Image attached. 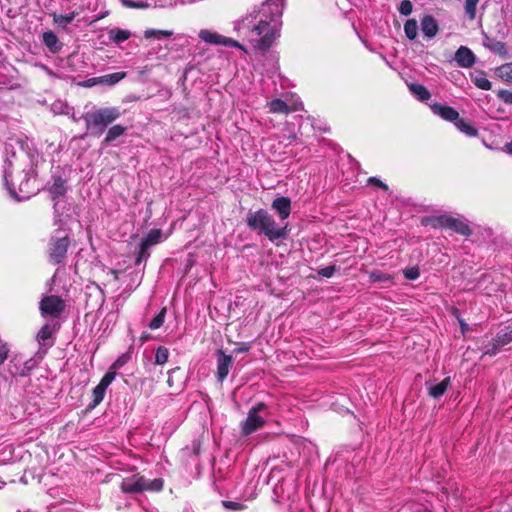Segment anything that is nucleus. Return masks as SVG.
I'll return each instance as SVG.
<instances>
[{
    "label": "nucleus",
    "instance_id": "obj_1",
    "mask_svg": "<svg viewBox=\"0 0 512 512\" xmlns=\"http://www.w3.org/2000/svg\"><path fill=\"white\" fill-rule=\"evenodd\" d=\"M284 0H265L234 22V30L258 50H268L279 37Z\"/></svg>",
    "mask_w": 512,
    "mask_h": 512
},
{
    "label": "nucleus",
    "instance_id": "obj_2",
    "mask_svg": "<svg viewBox=\"0 0 512 512\" xmlns=\"http://www.w3.org/2000/svg\"><path fill=\"white\" fill-rule=\"evenodd\" d=\"M3 180L10 196L17 201L29 199L39 188L35 185V172L29 161V168L22 167L20 161H27L28 154L24 151L22 144L17 140L10 139L4 147Z\"/></svg>",
    "mask_w": 512,
    "mask_h": 512
},
{
    "label": "nucleus",
    "instance_id": "obj_3",
    "mask_svg": "<svg viewBox=\"0 0 512 512\" xmlns=\"http://www.w3.org/2000/svg\"><path fill=\"white\" fill-rule=\"evenodd\" d=\"M249 229L264 234L271 242L287 236V225L279 226L273 216L265 209L249 212L246 217Z\"/></svg>",
    "mask_w": 512,
    "mask_h": 512
},
{
    "label": "nucleus",
    "instance_id": "obj_4",
    "mask_svg": "<svg viewBox=\"0 0 512 512\" xmlns=\"http://www.w3.org/2000/svg\"><path fill=\"white\" fill-rule=\"evenodd\" d=\"M121 115L122 112L118 107H101L84 113L82 119L91 135L100 136Z\"/></svg>",
    "mask_w": 512,
    "mask_h": 512
},
{
    "label": "nucleus",
    "instance_id": "obj_5",
    "mask_svg": "<svg viewBox=\"0 0 512 512\" xmlns=\"http://www.w3.org/2000/svg\"><path fill=\"white\" fill-rule=\"evenodd\" d=\"M69 245V236L63 230L57 229L48 242V261L53 265L63 263L66 259Z\"/></svg>",
    "mask_w": 512,
    "mask_h": 512
},
{
    "label": "nucleus",
    "instance_id": "obj_6",
    "mask_svg": "<svg viewBox=\"0 0 512 512\" xmlns=\"http://www.w3.org/2000/svg\"><path fill=\"white\" fill-rule=\"evenodd\" d=\"M120 488L124 493L160 491L163 488V480L160 478L149 480L140 474H134L131 477L125 478L122 481Z\"/></svg>",
    "mask_w": 512,
    "mask_h": 512
},
{
    "label": "nucleus",
    "instance_id": "obj_7",
    "mask_svg": "<svg viewBox=\"0 0 512 512\" xmlns=\"http://www.w3.org/2000/svg\"><path fill=\"white\" fill-rule=\"evenodd\" d=\"M266 409V404L259 402L249 410L247 418L241 423V432L243 435H250L265 425L266 420L262 414Z\"/></svg>",
    "mask_w": 512,
    "mask_h": 512
},
{
    "label": "nucleus",
    "instance_id": "obj_8",
    "mask_svg": "<svg viewBox=\"0 0 512 512\" xmlns=\"http://www.w3.org/2000/svg\"><path fill=\"white\" fill-rule=\"evenodd\" d=\"M432 226L434 228L449 229L463 236H470L472 234V230L465 221L448 215L435 217L432 220Z\"/></svg>",
    "mask_w": 512,
    "mask_h": 512
},
{
    "label": "nucleus",
    "instance_id": "obj_9",
    "mask_svg": "<svg viewBox=\"0 0 512 512\" xmlns=\"http://www.w3.org/2000/svg\"><path fill=\"white\" fill-rule=\"evenodd\" d=\"M39 309L44 317L58 318L65 309V302L59 296H45L40 301Z\"/></svg>",
    "mask_w": 512,
    "mask_h": 512
},
{
    "label": "nucleus",
    "instance_id": "obj_10",
    "mask_svg": "<svg viewBox=\"0 0 512 512\" xmlns=\"http://www.w3.org/2000/svg\"><path fill=\"white\" fill-rule=\"evenodd\" d=\"M199 37L206 43L222 45L225 47H236L241 50H244V47L236 40L220 35L216 32H212L210 30H200Z\"/></svg>",
    "mask_w": 512,
    "mask_h": 512
},
{
    "label": "nucleus",
    "instance_id": "obj_11",
    "mask_svg": "<svg viewBox=\"0 0 512 512\" xmlns=\"http://www.w3.org/2000/svg\"><path fill=\"white\" fill-rule=\"evenodd\" d=\"M199 37L206 43L222 45L225 47H236L241 50H244V47L236 40L220 35L216 32H212L210 30H200Z\"/></svg>",
    "mask_w": 512,
    "mask_h": 512
},
{
    "label": "nucleus",
    "instance_id": "obj_12",
    "mask_svg": "<svg viewBox=\"0 0 512 512\" xmlns=\"http://www.w3.org/2000/svg\"><path fill=\"white\" fill-rule=\"evenodd\" d=\"M233 358L230 355H226L222 350L217 351V379L219 382H223L229 374L230 367L232 365Z\"/></svg>",
    "mask_w": 512,
    "mask_h": 512
},
{
    "label": "nucleus",
    "instance_id": "obj_13",
    "mask_svg": "<svg viewBox=\"0 0 512 512\" xmlns=\"http://www.w3.org/2000/svg\"><path fill=\"white\" fill-rule=\"evenodd\" d=\"M454 59L457 65L462 68H470L475 64L476 61L474 53L466 46H460L457 49Z\"/></svg>",
    "mask_w": 512,
    "mask_h": 512
},
{
    "label": "nucleus",
    "instance_id": "obj_14",
    "mask_svg": "<svg viewBox=\"0 0 512 512\" xmlns=\"http://www.w3.org/2000/svg\"><path fill=\"white\" fill-rule=\"evenodd\" d=\"M59 329L58 324H45L37 333V341L41 347L49 348L53 345L52 336Z\"/></svg>",
    "mask_w": 512,
    "mask_h": 512
},
{
    "label": "nucleus",
    "instance_id": "obj_15",
    "mask_svg": "<svg viewBox=\"0 0 512 512\" xmlns=\"http://www.w3.org/2000/svg\"><path fill=\"white\" fill-rule=\"evenodd\" d=\"M430 108L435 115L441 117L446 121L455 123V121L458 120L459 118L458 111L450 106L440 103H433L430 105Z\"/></svg>",
    "mask_w": 512,
    "mask_h": 512
},
{
    "label": "nucleus",
    "instance_id": "obj_16",
    "mask_svg": "<svg viewBox=\"0 0 512 512\" xmlns=\"http://www.w3.org/2000/svg\"><path fill=\"white\" fill-rule=\"evenodd\" d=\"M271 208L279 215L281 220H286L291 213V200L285 196L277 197L273 200Z\"/></svg>",
    "mask_w": 512,
    "mask_h": 512
},
{
    "label": "nucleus",
    "instance_id": "obj_17",
    "mask_svg": "<svg viewBox=\"0 0 512 512\" xmlns=\"http://www.w3.org/2000/svg\"><path fill=\"white\" fill-rule=\"evenodd\" d=\"M421 31L426 38H434L439 31L437 20L431 15H425L421 19Z\"/></svg>",
    "mask_w": 512,
    "mask_h": 512
},
{
    "label": "nucleus",
    "instance_id": "obj_18",
    "mask_svg": "<svg viewBox=\"0 0 512 512\" xmlns=\"http://www.w3.org/2000/svg\"><path fill=\"white\" fill-rule=\"evenodd\" d=\"M42 42L51 53H58L62 49V43L53 31L44 32Z\"/></svg>",
    "mask_w": 512,
    "mask_h": 512
},
{
    "label": "nucleus",
    "instance_id": "obj_19",
    "mask_svg": "<svg viewBox=\"0 0 512 512\" xmlns=\"http://www.w3.org/2000/svg\"><path fill=\"white\" fill-rule=\"evenodd\" d=\"M126 132V127L122 126V125H113L111 126L108 130H107V133H106V136L102 142V144L104 146H107L109 145L110 143H112L113 141H115L117 138L121 137L122 135H124V133Z\"/></svg>",
    "mask_w": 512,
    "mask_h": 512
},
{
    "label": "nucleus",
    "instance_id": "obj_20",
    "mask_svg": "<svg viewBox=\"0 0 512 512\" xmlns=\"http://www.w3.org/2000/svg\"><path fill=\"white\" fill-rule=\"evenodd\" d=\"M450 386H451V379H450V377H446L440 383L430 386L428 394L431 397L438 399L446 392V390Z\"/></svg>",
    "mask_w": 512,
    "mask_h": 512
},
{
    "label": "nucleus",
    "instance_id": "obj_21",
    "mask_svg": "<svg viewBox=\"0 0 512 512\" xmlns=\"http://www.w3.org/2000/svg\"><path fill=\"white\" fill-rule=\"evenodd\" d=\"M52 18H53V22L54 24H56L57 26H59L60 28L62 29H66L67 26L75 19V17L77 16V12L73 11L71 13H68V14H57V13H53L51 14Z\"/></svg>",
    "mask_w": 512,
    "mask_h": 512
},
{
    "label": "nucleus",
    "instance_id": "obj_22",
    "mask_svg": "<svg viewBox=\"0 0 512 512\" xmlns=\"http://www.w3.org/2000/svg\"><path fill=\"white\" fill-rule=\"evenodd\" d=\"M408 88L409 91L420 101H427L431 97L428 89L422 84L411 83L408 85Z\"/></svg>",
    "mask_w": 512,
    "mask_h": 512
},
{
    "label": "nucleus",
    "instance_id": "obj_23",
    "mask_svg": "<svg viewBox=\"0 0 512 512\" xmlns=\"http://www.w3.org/2000/svg\"><path fill=\"white\" fill-rule=\"evenodd\" d=\"M109 39L116 43L120 44L128 40L131 36V32L129 30L120 29V28H112L108 31Z\"/></svg>",
    "mask_w": 512,
    "mask_h": 512
},
{
    "label": "nucleus",
    "instance_id": "obj_24",
    "mask_svg": "<svg viewBox=\"0 0 512 512\" xmlns=\"http://www.w3.org/2000/svg\"><path fill=\"white\" fill-rule=\"evenodd\" d=\"M66 182L61 177H55L53 180V184L49 188V192L53 199H56L66 192Z\"/></svg>",
    "mask_w": 512,
    "mask_h": 512
},
{
    "label": "nucleus",
    "instance_id": "obj_25",
    "mask_svg": "<svg viewBox=\"0 0 512 512\" xmlns=\"http://www.w3.org/2000/svg\"><path fill=\"white\" fill-rule=\"evenodd\" d=\"M496 341L502 346L512 342V322L503 327L496 336Z\"/></svg>",
    "mask_w": 512,
    "mask_h": 512
},
{
    "label": "nucleus",
    "instance_id": "obj_26",
    "mask_svg": "<svg viewBox=\"0 0 512 512\" xmlns=\"http://www.w3.org/2000/svg\"><path fill=\"white\" fill-rule=\"evenodd\" d=\"M455 126L458 130L469 137H475L478 134L477 129L464 119L458 118V120L455 121Z\"/></svg>",
    "mask_w": 512,
    "mask_h": 512
},
{
    "label": "nucleus",
    "instance_id": "obj_27",
    "mask_svg": "<svg viewBox=\"0 0 512 512\" xmlns=\"http://www.w3.org/2000/svg\"><path fill=\"white\" fill-rule=\"evenodd\" d=\"M125 72H115L107 75L100 76V84L113 86L125 78Z\"/></svg>",
    "mask_w": 512,
    "mask_h": 512
},
{
    "label": "nucleus",
    "instance_id": "obj_28",
    "mask_svg": "<svg viewBox=\"0 0 512 512\" xmlns=\"http://www.w3.org/2000/svg\"><path fill=\"white\" fill-rule=\"evenodd\" d=\"M404 33L410 40L416 39L418 35V23L415 19H408L404 24Z\"/></svg>",
    "mask_w": 512,
    "mask_h": 512
},
{
    "label": "nucleus",
    "instance_id": "obj_29",
    "mask_svg": "<svg viewBox=\"0 0 512 512\" xmlns=\"http://www.w3.org/2000/svg\"><path fill=\"white\" fill-rule=\"evenodd\" d=\"M173 35L172 30H157V29H147L144 32V37L146 39L155 38L158 40L168 38Z\"/></svg>",
    "mask_w": 512,
    "mask_h": 512
},
{
    "label": "nucleus",
    "instance_id": "obj_30",
    "mask_svg": "<svg viewBox=\"0 0 512 512\" xmlns=\"http://www.w3.org/2000/svg\"><path fill=\"white\" fill-rule=\"evenodd\" d=\"M162 239V232L159 229H152L146 238H144L141 242L144 243L146 247H151L157 243H159Z\"/></svg>",
    "mask_w": 512,
    "mask_h": 512
},
{
    "label": "nucleus",
    "instance_id": "obj_31",
    "mask_svg": "<svg viewBox=\"0 0 512 512\" xmlns=\"http://www.w3.org/2000/svg\"><path fill=\"white\" fill-rule=\"evenodd\" d=\"M270 111L273 113H283L288 114L290 109L286 102L281 99H274L269 103Z\"/></svg>",
    "mask_w": 512,
    "mask_h": 512
},
{
    "label": "nucleus",
    "instance_id": "obj_32",
    "mask_svg": "<svg viewBox=\"0 0 512 512\" xmlns=\"http://www.w3.org/2000/svg\"><path fill=\"white\" fill-rule=\"evenodd\" d=\"M497 73L503 81L512 83V62L501 65Z\"/></svg>",
    "mask_w": 512,
    "mask_h": 512
},
{
    "label": "nucleus",
    "instance_id": "obj_33",
    "mask_svg": "<svg viewBox=\"0 0 512 512\" xmlns=\"http://www.w3.org/2000/svg\"><path fill=\"white\" fill-rule=\"evenodd\" d=\"M478 3L479 0H465L464 11L469 20H474L476 18V8Z\"/></svg>",
    "mask_w": 512,
    "mask_h": 512
},
{
    "label": "nucleus",
    "instance_id": "obj_34",
    "mask_svg": "<svg viewBox=\"0 0 512 512\" xmlns=\"http://www.w3.org/2000/svg\"><path fill=\"white\" fill-rule=\"evenodd\" d=\"M106 389L107 388L103 387L101 384H98L93 389V391H92V393H93L92 407H95L102 402L105 392H106Z\"/></svg>",
    "mask_w": 512,
    "mask_h": 512
},
{
    "label": "nucleus",
    "instance_id": "obj_35",
    "mask_svg": "<svg viewBox=\"0 0 512 512\" xmlns=\"http://www.w3.org/2000/svg\"><path fill=\"white\" fill-rule=\"evenodd\" d=\"M169 351L164 346H159L155 353V363L158 365H163L168 361Z\"/></svg>",
    "mask_w": 512,
    "mask_h": 512
},
{
    "label": "nucleus",
    "instance_id": "obj_36",
    "mask_svg": "<svg viewBox=\"0 0 512 512\" xmlns=\"http://www.w3.org/2000/svg\"><path fill=\"white\" fill-rule=\"evenodd\" d=\"M131 359V353L128 351L121 354L110 366L115 372L122 368Z\"/></svg>",
    "mask_w": 512,
    "mask_h": 512
},
{
    "label": "nucleus",
    "instance_id": "obj_37",
    "mask_svg": "<svg viewBox=\"0 0 512 512\" xmlns=\"http://www.w3.org/2000/svg\"><path fill=\"white\" fill-rule=\"evenodd\" d=\"M166 309L163 308L149 323V328L152 330H156L160 328L165 320Z\"/></svg>",
    "mask_w": 512,
    "mask_h": 512
},
{
    "label": "nucleus",
    "instance_id": "obj_38",
    "mask_svg": "<svg viewBox=\"0 0 512 512\" xmlns=\"http://www.w3.org/2000/svg\"><path fill=\"white\" fill-rule=\"evenodd\" d=\"M473 82L476 87L482 90H490L492 88L491 82L483 75L475 77Z\"/></svg>",
    "mask_w": 512,
    "mask_h": 512
},
{
    "label": "nucleus",
    "instance_id": "obj_39",
    "mask_svg": "<svg viewBox=\"0 0 512 512\" xmlns=\"http://www.w3.org/2000/svg\"><path fill=\"white\" fill-rule=\"evenodd\" d=\"M115 377H116V372L112 368H109V370L106 372V374L102 377L99 384H101L103 387L107 388L112 383V381L115 379Z\"/></svg>",
    "mask_w": 512,
    "mask_h": 512
},
{
    "label": "nucleus",
    "instance_id": "obj_40",
    "mask_svg": "<svg viewBox=\"0 0 512 512\" xmlns=\"http://www.w3.org/2000/svg\"><path fill=\"white\" fill-rule=\"evenodd\" d=\"M398 10H399L400 14H402L404 16H408L413 11V5L410 0H403V1H401L400 5H399Z\"/></svg>",
    "mask_w": 512,
    "mask_h": 512
},
{
    "label": "nucleus",
    "instance_id": "obj_41",
    "mask_svg": "<svg viewBox=\"0 0 512 512\" xmlns=\"http://www.w3.org/2000/svg\"><path fill=\"white\" fill-rule=\"evenodd\" d=\"M222 505L227 510H232V511H240V510L244 509V505L237 501L224 500V501H222Z\"/></svg>",
    "mask_w": 512,
    "mask_h": 512
},
{
    "label": "nucleus",
    "instance_id": "obj_42",
    "mask_svg": "<svg viewBox=\"0 0 512 512\" xmlns=\"http://www.w3.org/2000/svg\"><path fill=\"white\" fill-rule=\"evenodd\" d=\"M501 347H502V345H500L498 343V341H496V339H494V341L492 343H490L486 346L484 354L490 355V356L496 355Z\"/></svg>",
    "mask_w": 512,
    "mask_h": 512
},
{
    "label": "nucleus",
    "instance_id": "obj_43",
    "mask_svg": "<svg viewBox=\"0 0 512 512\" xmlns=\"http://www.w3.org/2000/svg\"><path fill=\"white\" fill-rule=\"evenodd\" d=\"M150 247H146L144 245V243H140V248H139V252H138V256H137V259H136V264H140L143 260H146L148 257H149V252H148V249Z\"/></svg>",
    "mask_w": 512,
    "mask_h": 512
},
{
    "label": "nucleus",
    "instance_id": "obj_44",
    "mask_svg": "<svg viewBox=\"0 0 512 512\" xmlns=\"http://www.w3.org/2000/svg\"><path fill=\"white\" fill-rule=\"evenodd\" d=\"M497 96L504 103L512 105V90H499Z\"/></svg>",
    "mask_w": 512,
    "mask_h": 512
},
{
    "label": "nucleus",
    "instance_id": "obj_45",
    "mask_svg": "<svg viewBox=\"0 0 512 512\" xmlns=\"http://www.w3.org/2000/svg\"><path fill=\"white\" fill-rule=\"evenodd\" d=\"M403 274H404L405 278L408 280H416L420 275V271L417 267H411V268L405 269L403 271Z\"/></svg>",
    "mask_w": 512,
    "mask_h": 512
},
{
    "label": "nucleus",
    "instance_id": "obj_46",
    "mask_svg": "<svg viewBox=\"0 0 512 512\" xmlns=\"http://www.w3.org/2000/svg\"><path fill=\"white\" fill-rule=\"evenodd\" d=\"M9 348L5 341L0 338V365L5 362L8 357Z\"/></svg>",
    "mask_w": 512,
    "mask_h": 512
},
{
    "label": "nucleus",
    "instance_id": "obj_47",
    "mask_svg": "<svg viewBox=\"0 0 512 512\" xmlns=\"http://www.w3.org/2000/svg\"><path fill=\"white\" fill-rule=\"evenodd\" d=\"M336 271L335 266H326L318 270V274L322 277L330 278Z\"/></svg>",
    "mask_w": 512,
    "mask_h": 512
},
{
    "label": "nucleus",
    "instance_id": "obj_48",
    "mask_svg": "<svg viewBox=\"0 0 512 512\" xmlns=\"http://www.w3.org/2000/svg\"><path fill=\"white\" fill-rule=\"evenodd\" d=\"M367 182H368V184L377 186V187H379V188H381V189H383L385 191L388 190V186L384 182H382L380 179H378L376 177L368 178Z\"/></svg>",
    "mask_w": 512,
    "mask_h": 512
},
{
    "label": "nucleus",
    "instance_id": "obj_49",
    "mask_svg": "<svg viewBox=\"0 0 512 512\" xmlns=\"http://www.w3.org/2000/svg\"><path fill=\"white\" fill-rule=\"evenodd\" d=\"M486 46L494 52H500L504 49V44L500 41H493L492 44H486Z\"/></svg>",
    "mask_w": 512,
    "mask_h": 512
},
{
    "label": "nucleus",
    "instance_id": "obj_50",
    "mask_svg": "<svg viewBox=\"0 0 512 512\" xmlns=\"http://www.w3.org/2000/svg\"><path fill=\"white\" fill-rule=\"evenodd\" d=\"M98 84H100L99 77H94V78H89V79L85 80L81 85L84 87H93Z\"/></svg>",
    "mask_w": 512,
    "mask_h": 512
},
{
    "label": "nucleus",
    "instance_id": "obj_51",
    "mask_svg": "<svg viewBox=\"0 0 512 512\" xmlns=\"http://www.w3.org/2000/svg\"><path fill=\"white\" fill-rule=\"evenodd\" d=\"M250 349L249 345H242L241 347H237L234 349L235 353H244L247 352Z\"/></svg>",
    "mask_w": 512,
    "mask_h": 512
},
{
    "label": "nucleus",
    "instance_id": "obj_52",
    "mask_svg": "<svg viewBox=\"0 0 512 512\" xmlns=\"http://www.w3.org/2000/svg\"><path fill=\"white\" fill-rule=\"evenodd\" d=\"M505 147H506L507 152L512 155V141L507 143L505 145Z\"/></svg>",
    "mask_w": 512,
    "mask_h": 512
},
{
    "label": "nucleus",
    "instance_id": "obj_53",
    "mask_svg": "<svg viewBox=\"0 0 512 512\" xmlns=\"http://www.w3.org/2000/svg\"><path fill=\"white\" fill-rule=\"evenodd\" d=\"M105 15H106V13H104V14H100V16H98V17L94 20V22H95V21H98V20H100V19H102V18H104V17H105ZM91 23H93V21H92Z\"/></svg>",
    "mask_w": 512,
    "mask_h": 512
},
{
    "label": "nucleus",
    "instance_id": "obj_54",
    "mask_svg": "<svg viewBox=\"0 0 512 512\" xmlns=\"http://www.w3.org/2000/svg\"><path fill=\"white\" fill-rule=\"evenodd\" d=\"M32 360L30 359L29 361H26L25 363V369L27 370H30L31 369V366H28V364L31 362Z\"/></svg>",
    "mask_w": 512,
    "mask_h": 512
},
{
    "label": "nucleus",
    "instance_id": "obj_55",
    "mask_svg": "<svg viewBox=\"0 0 512 512\" xmlns=\"http://www.w3.org/2000/svg\"><path fill=\"white\" fill-rule=\"evenodd\" d=\"M146 339H147V336L146 335H142L141 340L145 341Z\"/></svg>",
    "mask_w": 512,
    "mask_h": 512
},
{
    "label": "nucleus",
    "instance_id": "obj_56",
    "mask_svg": "<svg viewBox=\"0 0 512 512\" xmlns=\"http://www.w3.org/2000/svg\"><path fill=\"white\" fill-rule=\"evenodd\" d=\"M460 324H461L462 329H464L465 328V324L462 321H460Z\"/></svg>",
    "mask_w": 512,
    "mask_h": 512
},
{
    "label": "nucleus",
    "instance_id": "obj_57",
    "mask_svg": "<svg viewBox=\"0 0 512 512\" xmlns=\"http://www.w3.org/2000/svg\"><path fill=\"white\" fill-rule=\"evenodd\" d=\"M21 375H24L25 374V371L24 369L20 372Z\"/></svg>",
    "mask_w": 512,
    "mask_h": 512
}]
</instances>
